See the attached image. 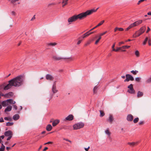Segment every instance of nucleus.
I'll return each instance as SVG.
<instances>
[{
    "label": "nucleus",
    "instance_id": "obj_26",
    "mask_svg": "<svg viewBox=\"0 0 151 151\" xmlns=\"http://www.w3.org/2000/svg\"><path fill=\"white\" fill-rule=\"evenodd\" d=\"M2 105L4 107H5L7 106L8 104H7V103L6 101H4L2 102Z\"/></svg>",
    "mask_w": 151,
    "mask_h": 151
},
{
    "label": "nucleus",
    "instance_id": "obj_59",
    "mask_svg": "<svg viewBox=\"0 0 151 151\" xmlns=\"http://www.w3.org/2000/svg\"><path fill=\"white\" fill-rule=\"evenodd\" d=\"M82 40H80L77 42V44L79 45L81 42Z\"/></svg>",
    "mask_w": 151,
    "mask_h": 151
},
{
    "label": "nucleus",
    "instance_id": "obj_42",
    "mask_svg": "<svg viewBox=\"0 0 151 151\" xmlns=\"http://www.w3.org/2000/svg\"><path fill=\"white\" fill-rule=\"evenodd\" d=\"M56 45V43H50L48 44V45H51L52 46H54Z\"/></svg>",
    "mask_w": 151,
    "mask_h": 151
},
{
    "label": "nucleus",
    "instance_id": "obj_27",
    "mask_svg": "<svg viewBox=\"0 0 151 151\" xmlns=\"http://www.w3.org/2000/svg\"><path fill=\"white\" fill-rule=\"evenodd\" d=\"M2 146L0 148V151H4L5 149V146L4 145L3 143L1 144Z\"/></svg>",
    "mask_w": 151,
    "mask_h": 151
},
{
    "label": "nucleus",
    "instance_id": "obj_6",
    "mask_svg": "<svg viewBox=\"0 0 151 151\" xmlns=\"http://www.w3.org/2000/svg\"><path fill=\"white\" fill-rule=\"evenodd\" d=\"M128 88L129 89L127 90V92L131 94H134L135 93V91L133 88V85L132 84H130L128 86Z\"/></svg>",
    "mask_w": 151,
    "mask_h": 151
},
{
    "label": "nucleus",
    "instance_id": "obj_18",
    "mask_svg": "<svg viewBox=\"0 0 151 151\" xmlns=\"http://www.w3.org/2000/svg\"><path fill=\"white\" fill-rule=\"evenodd\" d=\"M138 143V142H129L128 143V144L130 146H134L135 145H137Z\"/></svg>",
    "mask_w": 151,
    "mask_h": 151
},
{
    "label": "nucleus",
    "instance_id": "obj_38",
    "mask_svg": "<svg viewBox=\"0 0 151 151\" xmlns=\"http://www.w3.org/2000/svg\"><path fill=\"white\" fill-rule=\"evenodd\" d=\"M149 39L148 37H147L145 38L143 43V45H145L146 44V42H147V41Z\"/></svg>",
    "mask_w": 151,
    "mask_h": 151
},
{
    "label": "nucleus",
    "instance_id": "obj_50",
    "mask_svg": "<svg viewBox=\"0 0 151 151\" xmlns=\"http://www.w3.org/2000/svg\"><path fill=\"white\" fill-rule=\"evenodd\" d=\"M145 1V0H139L138 3H137V4L139 5V4L141 2L144 1Z\"/></svg>",
    "mask_w": 151,
    "mask_h": 151
},
{
    "label": "nucleus",
    "instance_id": "obj_49",
    "mask_svg": "<svg viewBox=\"0 0 151 151\" xmlns=\"http://www.w3.org/2000/svg\"><path fill=\"white\" fill-rule=\"evenodd\" d=\"M53 143V142H47L46 143H45L44 144V145H46V144H52Z\"/></svg>",
    "mask_w": 151,
    "mask_h": 151
},
{
    "label": "nucleus",
    "instance_id": "obj_34",
    "mask_svg": "<svg viewBox=\"0 0 151 151\" xmlns=\"http://www.w3.org/2000/svg\"><path fill=\"white\" fill-rule=\"evenodd\" d=\"M91 40H89L85 44V46H87L88 45H89L91 43Z\"/></svg>",
    "mask_w": 151,
    "mask_h": 151
},
{
    "label": "nucleus",
    "instance_id": "obj_8",
    "mask_svg": "<svg viewBox=\"0 0 151 151\" xmlns=\"http://www.w3.org/2000/svg\"><path fill=\"white\" fill-rule=\"evenodd\" d=\"M114 120V118L113 115L111 114H109L108 119H107V121L110 124H112Z\"/></svg>",
    "mask_w": 151,
    "mask_h": 151
},
{
    "label": "nucleus",
    "instance_id": "obj_20",
    "mask_svg": "<svg viewBox=\"0 0 151 151\" xmlns=\"http://www.w3.org/2000/svg\"><path fill=\"white\" fill-rule=\"evenodd\" d=\"M19 116L18 114H16L14 115L13 117V119L14 120H17L19 119Z\"/></svg>",
    "mask_w": 151,
    "mask_h": 151
},
{
    "label": "nucleus",
    "instance_id": "obj_60",
    "mask_svg": "<svg viewBox=\"0 0 151 151\" xmlns=\"http://www.w3.org/2000/svg\"><path fill=\"white\" fill-rule=\"evenodd\" d=\"M12 137V136H9V137L7 138V140H10L11 139V138Z\"/></svg>",
    "mask_w": 151,
    "mask_h": 151
},
{
    "label": "nucleus",
    "instance_id": "obj_56",
    "mask_svg": "<svg viewBox=\"0 0 151 151\" xmlns=\"http://www.w3.org/2000/svg\"><path fill=\"white\" fill-rule=\"evenodd\" d=\"M13 108L16 110H17V106L16 105H14L13 106Z\"/></svg>",
    "mask_w": 151,
    "mask_h": 151
},
{
    "label": "nucleus",
    "instance_id": "obj_39",
    "mask_svg": "<svg viewBox=\"0 0 151 151\" xmlns=\"http://www.w3.org/2000/svg\"><path fill=\"white\" fill-rule=\"evenodd\" d=\"M130 46H127V45H125V46H122V48L123 49H125L126 48H129L130 47Z\"/></svg>",
    "mask_w": 151,
    "mask_h": 151
},
{
    "label": "nucleus",
    "instance_id": "obj_41",
    "mask_svg": "<svg viewBox=\"0 0 151 151\" xmlns=\"http://www.w3.org/2000/svg\"><path fill=\"white\" fill-rule=\"evenodd\" d=\"M4 119L6 120H9L11 121L12 120V119L11 118H8L7 117H5L4 118Z\"/></svg>",
    "mask_w": 151,
    "mask_h": 151
},
{
    "label": "nucleus",
    "instance_id": "obj_52",
    "mask_svg": "<svg viewBox=\"0 0 151 151\" xmlns=\"http://www.w3.org/2000/svg\"><path fill=\"white\" fill-rule=\"evenodd\" d=\"M55 4L54 3H50V4H49L48 5V6H51V5H54Z\"/></svg>",
    "mask_w": 151,
    "mask_h": 151
},
{
    "label": "nucleus",
    "instance_id": "obj_32",
    "mask_svg": "<svg viewBox=\"0 0 151 151\" xmlns=\"http://www.w3.org/2000/svg\"><path fill=\"white\" fill-rule=\"evenodd\" d=\"M139 120V119L138 117L135 118L133 120V122L134 123H136L138 122Z\"/></svg>",
    "mask_w": 151,
    "mask_h": 151
},
{
    "label": "nucleus",
    "instance_id": "obj_48",
    "mask_svg": "<svg viewBox=\"0 0 151 151\" xmlns=\"http://www.w3.org/2000/svg\"><path fill=\"white\" fill-rule=\"evenodd\" d=\"M148 43L149 45H151V39L149 38Z\"/></svg>",
    "mask_w": 151,
    "mask_h": 151
},
{
    "label": "nucleus",
    "instance_id": "obj_31",
    "mask_svg": "<svg viewBox=\"0 0 151 151\" xmlns=\"http://www.w3.org/2000/svg\"><path fill=\"white\" fill-rule=\"evenodd\" d=\"M14 124L13 122H8L6 123V125L7 126H11L12 125Z\"/></svg>",
    "mask_w": 151,
    "mask_h": 151
},
{
    "label": "nucleus",
    "instance_id": "obj_47",
    "mask_svg": "<svg viewBox=\"0 0 151 151\" xmlns=\"http://www.w3.org/2000/svg\"><path fill=\"white\" fill-rule=\"evenodd\" d=\"M107 32V31H106L105 32H103V33L100 34V35H99V36H101H101L104 35L106 34Z\"/></svg>",
    "mask_w": 151,
    "mask_h": 151
},
{
    "label": "nucleus",
    "instance_id": "obj_57",
    "mask_svg": "<svg viewBox=\"0 0 151 151\" xmlns=\"http://www.w3.org/2000/svg\"><path fill=\"white\" fill-rule=\"evenodd\" d=\"M150 30V28L148 27H147V29L146 31V33H148Z\"/></svg>",
    "mask_w": 151,
    "mask_h": 151
},
{
    "label": "nucleus",
    "instance_id": "obj_4",
    "mask_svg": "<svg viewBox=\"0 0 151 151\" xmlns=\"http://www.w3.org/2000/svg\"><path fill=\"white\" fill-rule=\"evenodd\" d=\"M52 58L55 60H59L62 59L68 60L69 61H72L74 60L73 58L71 57L68 58H63L57 56H53Z\"/></svg>",
    "mask_w": 151,
    "mask_h": 151
},
{
    "label": "nucleus",
    "instance_id": "obj_35",
    "mask_svg": "<svg viewBox=\"0 0 151 151\" xmlns=\"http://www.w3.org/2000/svg\"><path fill=\"white\" fill-rule=\"evenodd\" d=\"M147 83H151V77L148 79L146 81Z\"/></svg>",
    "mask_w": 151,
    "mask_h": 151
},
{
    "label": "nucleus",
    "instance_id": "obj_54",
    "mask_svg": "<svg viewBox=\"0 0 151 151\" xmlns=\"http://www.w3.org/2000/svg\"><path fill=\"white\" fill-rule=\"evenodd\" d=\"M4 122L3 119V118L1 117L0 118V122Z\"/></svg>",
    "mask_w": 151,
    "mask_h": 151
},
{
    "label": "nucleus",
    "instance_id": "obj_3",
    "mask_svg": "<svg viewBox=\"0 0 151 151\" xmlns=\"http://www.w3.org/2000/svg\"><path fill=\"white\" fill-rule=\"evenodd\" d=\"M142 22V20H139L133 23L130 24L126 29V31H127L132 28L138 26L139 24H141Z\"/></svg>",
    "mask_w": 151,
    "mask_h": 151
},
{
    "label": "nucleus",
    "instance_id": "obj_17",
    "mask_svg": "<svg viewBox=\"0 0 151 151\" xmlns=\"http://www.w3.org/2000/svg\"><path fill=\"white\" fill-rule=\"evenodd\" d=\"M146 29V27L145 26H143L141 27L140 29L139 30V32H141L142 34L145 31Z\"/></svg>",
    "mask_w": 151,
    "mask_h": 151
},
{
    "label": "nucleus",
    "instance_id": "obj_13",
    "mask_svg": "<svg viewBox=\"0 0 151 151\" xmlns=\"http://www.w3.org/2000/svg\"><path fill=\"white\" fill-rule=\"evenodd\" d=\"M52 91L53 93H55L58 91V90L56 89L55 83H54L53 85Z\"/></svg>",
    "mask_w": 151,
    "mask_h": 151
},
{
    "label": "nucleus",
    "instance_id": "obj_25",
    "mask_svg": "<svg viewBox=\"0 0 151 151\" xmlns=\"http://www.w3.org/2000/svg\"><path fill=\"white\" fill-rule=\"evenodd\" d=\"M68 0H63L62 4H63L62 6L64 7L65 5H66L68 4Z\"/></svg>",
    "mask_w": 151,
    "mask_h": 151
},
{
    "label": "nucleus",
    "instance_id": "obj_23",
    "mask_svg": "<svg viewBox=\"0 0 151 151\" xmlns=\"http://www.w3.org/2000/svg\"><path fill=\"white\" fill-rule=\"evenodd\" d=\"M143 92L140 91H139L138 92L137 94V96L138 98L141 97L143 96Z\"/></svg>",
    "mask_w": 151,
    "mask_h": 151
},
{
    "label": "nucleus",
    "instance_id": "obj_21",
    "mask_svg": "<svg viewBox=\"0 0 151 151\" xmlns=\"http://www.w3.org/2000/svg\"><path fill=\"white\" fill-rule=\"evenodd\" d=\"M12 106H8L5 109L4 111L6 112L7 111H9L11 110L12 109Z\"/></svg>",
    "mask_w": 151,
    "mask_h": 151
},
{
    "label": "nucleus",
    "instance_id": "obj_14",
    "mask_svg": "<svg viewBox=\"0 0 151 151\" xmlns=\"http://www.w3.org/2000/svg\"><path fill=\"white\" fill-rule=\"evenodd\" d=\"M104 22V20H103V21H101L100 23H99L97 25H96V26H95V27H94L92 29H90L89 30V31H91L93 30L94 29H95L97 28V27L101 26Z\"/></svg>",
    "mask_w": 151,
    "mask_h": 151
},
{
    "label": "nucleus",
    "instance_id": "obj_1",
    "mask_svg": "<svg viewBox=\"0 0 151 151\" xmlns=\"http://www.w3.org/2000/svg\"><path fill=\"white\" fill-rule=\"evenodd\" d=\"M98 9L99 8H98L96 9H93L90 10H88L85 12L81 13L78 15H75L68 18V21L70 24L73 22L76 21L78 19L79 20L83 19L85 18L87 16L93 13L96 12Z\"/></svg>",
    "mask_w": 151,
    "mask_h": 151
},
{
    "label": "nucleus",
    "instance_id": "obj_63",
    "mask_svg": "<svg viewBox=\"0 0 151 151\" xmlns=\"http://www.w3.org/2000/svg\"><path fill=\"white\" fill-rule=\"evenodd\" d=\"M124 42H120L119 43V45H120L121 44H124Z\"/></svg>",
    "mask_w": 151,
    "mask_h": 151
},
{
    "label": "nucleus",
    "instance_id": "obj_9",
    "mask_svg": "<svg viewBox=\"0 0 151 151\" xmlns=\"http://www.w3.org/2000/svg\"><path fill=\"white\" fill-rule=\"evenodd\" d=\"M133 119V116L131 114H129L127 115V119L128 121H132Z\"/></svg>",
    "mask_w": 151,
    "mask_h": 151
},
{
    "label": "nucleus",
    "instance_id": "obj_7",
    "mask_svg": "<svg viewBox=\"0 0 151 151\" xmlns=\"http://www.w3.org/2000/svg\"><path fill=\"white\" fill-rule=\"evenodd\" d=\"M125 77L126 79L124 80V82H128L129 81H133L134 80V78L131 75L129 74L126 75Z\"/></svg>",
    "mask_w": 151,
    "mask_h": 151
},
{
    "label": "nucleus",
    "instance_id": "obj_2",
    "mask_svg": "<svg viewBox=\"0 0 151 151\" xmlns=\"http://www.w3.org/2000/svg\"><path fill=\"white\" fill-rule=\"evenodd\" d=\"M24 81L22 76L21 75L17 76L13 79L9 81V84L4 87L5 90H8L12 86L18 87L23 85Z\"/></svg>",
    "mask_w": 151,
    "mask_h": 151
},
{
    "label": "nucleus",
    "instance_id": "obj_28",
    "mask_svg": "<svg viewBox=\"0 0 151 151\" xmlns=\"http://www.w3.org/2000/svg\"><path fill=\"white\" fill-rule=\"evenodd\" d=\"M105 133L107 134L109 136H110L111 134V133L109 132V129H107L105 131Z\"/></svg>",
    "mask_w": 151,
    "mask_h": 151
},
{
    "label": "nucleus",
    "instance_id": "obj_24",
    "mask_svg": "<svg viewBox=\"0 0 151 151\" xmlns=\"http://www.w3.org/2000/svg\"><path fill=\"white\" fill-rule=\"evenodd\" d=\"M117 30H118L120 31H122L124 30V29L122 28H118L117 27H116L114 29V31L115 32H116Z\"/></svg>",
    "mask_w": 151,
    "mask_h": 151
},
{
    "label": "nucleus",
    "instance_id": "obj_37",
    "mask_svg": "<svg viewBox=\"0 0 151 151\" xmlns=\"http://www.w3.org/2000/svg\"><path fill=\"white\" fill-rule=\"evenodd\" d=\"M136 34L137 35V36L139 37L140 35L142 34L141 32H140L139 31V30L136 32Z\"/></svg>",
    "mask_w": 151,
    "mask_h": 151
},
{
    "label": "nucleus",
    "instance_id": "obj_44",
    "mask_svg": "<svg viewBox=\"0 0 151 151\" xmlns=\"http://www.w3.org/2000/svg\"><path fill=\"white\" fill-rule=\"evenodd\" d=\"M122 48V47H117V48L116 49H115V50H114V51H115L116 52H117L119 50H121V49Z\"/></svg>",
    "mask_w": 151,
    "mask_h": 151
},
{
    "label": "nucleus",
    "instance_id": "obj_15",
    "mask_svg": "<svg viewBox=\"0 0 151 151\" xmlns=\"http://www.w3.org/2000/svg\"><path fill=\"white\" fill-rule=\"evenodd\" d=\"M13 95L12 92H9L8 93L5 94L4 97L6 98H10Z\"/></svg>",
    "mask_w": 151,
    "mask_h": 151
},
{
    "label": "nucleus",
    "instance_id": "obj_62",
    "mask_svg": "<svg viewBox=\"0 0 151 151\" xmlns=\"http://www.w3.org/2000/svg\"><path fill=\"white\" fill-rule=\"evenodd\" d=\"M15 103H16L15 101H13L12 99V103H11V104H15Z\"/></svg>",
    "mask_w": 151,
    "mask_h": 151
},
{
    "label": "nucleus",
    "instance_id": "obj_61",
    "mask_svg": "<svg viewBox=\"0 0 151 151\" xmlns=\"http://www.w3.org/2000/svg\"><path fill=\"white\" fill-rule=\"evenodd\" d=\"M47 149H48V148L47 147H45V148L43 149V151H45Z\"/></svg>",
    "mask_w": 151,
    "mask_h": 151
},
{
    "label": "nucleus",
    "instance_id": "obj_16",
    "mask_svg": "<svg viewBox=\"0 0 151 151\" xmlns=\"http://www.w3.org/2000/svg\"><path fill=\"white\" fill-rule=\"evenodd\" d=\"M60 122V121L59 120L57 119L54 120L52 123V125L53 127L56 126L57 124H58Z\"/></svg>",
    "mask_w": 151,
    "mask_h": 151
},
{
    "label": "nucleus",
    "instance_id": "obj_64",
    "mask_svg": "<svg viewBox=\"0 0 151 151\" xmlns=\"http://www.w3.org/2000/svg\"><path fill=\"white\" fill-rule=\"evenodd\" d=\"M0 137L1 138V139H3L4 138V135H2Z\"/></svg>",
    "mask_w": 151,
    "mask_h": 151
},
{
    "label": "nucleus",
    "instance_id": "obj_58",
    "mask_svg": "<svg viewBox=\"0 0 151 151\" xmlns=\"http://www.w3.org/2000/svg\"><path fill=\"white\" fill-rule=\"evenodd\" d=\"M89 148L90 147L89 146H88L87 148H85L84 149L86 151H88Z\"/></svg>",
    "mask_w": 151,
    "mask_h": 151
},
{
    "label": "nucleus",
    "instance_id": "obj_51",
    "mask_svg": "<svg viewBox=\"0 0 151 151\" xmlns=\"http://www.w3.org/2000/svg\"><path fill=\"white\" fill-rule=\"evenodd\" d=\"M115 43H114L113 45H112V50L113 51H114V50H115V49H114V47H115Z\"/></svg>",
    "mask_w": 151,
    "mask_h": 151
},
{
    "label": "nucleus",
    "instance_id": "obj_30",
    "mask_svg": "<svg viewBox=\"0 0 151 151\" xmlns=\"http://www.w3.org/2000/svg\"><path fill=\"white\" fill-rule=\"evenodd\" d=\"M135 54L137 57H138L139 56V53L138 50L136 51L135 52Z\"/></svg>",
    "mask_w": 151,
    "mask_h": 151
},
{
    "label": "nucleus",
    "instance_id": "obj_55",
    "mask_svg": "<svg viewBox=\"0 0 151 151\" xmlns=\"http://www.w3.org/2000/svg\"><path fill=\"white\" fill-rule=\"evenodd\" d=\"M144 124V122L143 121H140L139 122V124L140 125H142Z\"/></svg>",
    "mask_w": 151,
    "mask_h": 151
},
{
    "label": "nucleus",
    "instance_id": "obj_19",
    "mask_svg": "<svg viewBox=\"0 0 151 151\" xmlns=\"http://www.w3.org/2000/svg\"><path fill=\"white\" fill-rule=\"evenodd\" d=\"M52 129V127L50 124H48L46 127V129L48 131H50Z\"/></svg>",
    "mask_w": 151,
    "mask_h": 151
},
{
    "label": "nucleus",
    "instance_id": "obj_11",
    "mask_svg": "<svg viewBox=\"0 0 151 151\" xmlns=\"http://www.w3.org/2000/svg\"><path fill=\"white\" fill-rule=\"evenodd\" d=\"M73 116L72 115H69V116L66 117L65 120L71 121L73 119Z\"/></svg>",
    "mask_w": 151,
    "mask_h": 151
},
{
    "label": "nucleus",
    "instance_id": "obj_43",
    "mask_svg": "<svg viewBox=\"0 0 151 151\" xmlns=\"http://www.w3.org/2000/svg\"><path fill=\"white\" fill-rule=\"evenodd\" d=\"M141 80V78L139 77L136 78H135V80L139 82Z\"/></svg>",
    "mask_w": 151,
    "mask_h": 151
},
{
    "label": "nucleus",
    "instance_id": "obj_36",
    "mask_svg": "<svg viewBox=\"0 0 151 151\" xmlns=\"http://www.w3.org/2000/svg\"><path fill=\"white\" fill-rule=\"evenodd\" d=\"M101 37L99 36V38L95 42V44H97L99 42V40L101 39Z\"/></svg>",
    "mask_w": 151,
    "mask_h": 151
},
{
    "label": "nucleus",
    "instance_id": "obj_10",
    "mask_svg": "<svg viewBox=\"0 0 151 151\" xmlns=\"http://www.w3.org/2000/svg\"><path fill=\"white\" fill-rule=\"evenodd\" d=\"M46 79L50 81H52L54 79L53 77L50 74H47L46 76Z\"/></svg>",
    "mask_w": 151,
    "mask_h": 151
},
{
    "label": "nucleus",
    "instance_id": "obj_53",
    "mask_svg": "<svg viewBox=\"0 0 151 151\" xmlns=\"http://www.w3.org/2000/svg\"><path fill=\"white\" fill-rule=\"evenodd\" d=\"M133 37L134 38H136L137 37H138L137 35L136 34V33L135 34L133 35Z\"/></svg>",
    "mask_w": 151,
    "mask_h": 151
},
{
    "label": "nucleus",
    "instance_id": "obj_5",
    "mask_svg": "<svg viewBox=\"0 0 151 151\" xmlns=\"http://www.w3.org/2000/svg\"><path fill=\"white\" fill-rule=\"evenodd\" d=\"M84 126V124L82 122H79L73 126L74 129L76 130L83 128Z\"/></svg>",
    "mask_w": 151,
    "mask_h": 151
},
{
    "label": "nucleus",
    "instance_id": "obj_45",
    "mask_svg": "<svg viewBox=\"0 0 151 151\" xmlns=\"http://www.w3.org/2000/svg\"><path fill=\"white\" fill-rule=\"evenodd\" d=\"M19 0H11V2L12 4H14L15 3L16 1H18Z\"/></svg>",
    "mask_w": 151,
    "mask_h": 151
},
{
    "label": "nucleus",
    "instance_id": "obj_29",
    "mask_svg": "<svg viewBox=\"0 0 151 151\" xmlns=\"http://www.w3.org/2000/svg\"><path fill=\"white\" fill-rule=\"evenodd\" d=\"M99 111L100 112V117H103V116H104L105 115V114H104V111L102 110H100Z\"/></svg>",
    "mask_w": 151,
    "mask_h": 151
},
{
    "label": "nucleus",
    "instance_id": "obj_40",
    "mask_svg": "<svg viewBox=\"0 0 151 151\" xmlns=\"http://www.w3.org/2000/svg\"><path fill=\"white\" fill-rule=\"evenodd\" d=\"M97 88V86H96L93 89V91L94 93H96V90Z\"/></svg>",
    "mask_w": 151,
    "mask_h": 151
},
{
    "label": "nucleus",
    "instance_id": "obj_33",
    "mask_svg": "<svg viewBox=\"0 0 151 151\" xmlns=\"http://www.w3.org/2000/svg\"><path fill=\"white\" fill-rule=\"evenodd\" d=\"M131 73H133V74L134 75H136L137 73L138 72V71H137V70H132L131 71Z\"/></svg>",
    "mask_w": 151,
    "mask_h": 151
},
{
    "label": "nucleus",
    "instance_id": "obj_22",
    "mask_svg": "<svg viewBox=\"0 0 151 151\" xmlns=\"http://www.w3.org/2000/svg\"><path fill=\"white\" fill-rule=\"evenodd\" d=\"M90 31H89L87 32L86 33L84 34L82 37H80L79 38V39H81V37H82V38H84L88 37V36H89V34H88V33Z\"/></svg>",
    "mask_w": 151,
    "mask_h": 151
},
{
    "label": "nucleus",
    "instance_id": "obj_46",
    "mask_svg": "<svg viewBox=\"0 0 151 151\" xmlns=\"http://www.w3.org/2000/svg\"><path fill=\"white\" fill-rule=\"evenodd\" d=\"M6 101L7 103H10V104H11L12 99H8V100H6Z\"/></svg>",
    "mask_w": 151,
    "mask_h": 151
},
{
    "label": "nucleus",
    "instance_id": "obj_12",
    "mask_svg": "<svg viewBox=\"0 0 151 151\" xmlns=\"http://www.w3.org/2000/svg\"><path fill=\"white\" fill-rule=\"evenodd\" d=\"M4 135L6 136H12V133L11 131L9 130L5 132Z\"/></svg>",
    "mask_w": 151,
    "mask_h": 151
}]
</instances>
